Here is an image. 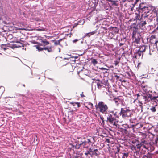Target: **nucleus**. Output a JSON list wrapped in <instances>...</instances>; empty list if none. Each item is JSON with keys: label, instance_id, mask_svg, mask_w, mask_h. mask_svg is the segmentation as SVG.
<instances>
[{"label": "nucleus", "instance_id": "obj_13", "mask_svg": "<svg viewBox=\"0 0 158 158\" xmlns=\"http://www.w3.org/2000/svg\"><path fill=\"white\" fill-rule=\"evenodd\" d=\"M141 87L145 93H146L148 92V90L147 89V85H142Z\"/></svg>", "mask_w": 158, "mask_h": 158}, {"label": "nucleus", "instance_id": "obj_44", "mask_svg": "<svg viewBox=\"0 0 158 158\" xmlns=\"http://www.w3.org/2000/svg\"><path fill=\"white\" fill-rule=\"evenodd\" d=\"M156 30H158V25H157V27H156Z\"/></svg>", "mask_w": 158, "mask_h": 158}, {"label": "nucleus", "instance_id": "obj_56", "mask_svg": "<svg viewBox=\"0 0 158 158\" xmlns=\"http://www.w3.org/2000/svg\"><path fill=\"white\" fill-rule=\"evenodd\" d=\"M135 102V100H134V102Z\"/></svg>", "mask_w": 158, "mask_h": 158}, {"label": "nucleus", "instance_id": "obj_7", "mask_svg": "<svg viewBox=\"0 0 158 158\" xmlns=\"http://www.w3.org/2000/svg\"><path fill=\"white\" fill-rule=\"evenodd\" d=\"M35 46L36 49L39 51H42L43 50H47L48 52H52L53 51L52 49V46H51L49 47H45L43 48H41L39 46Z\"/></svg>", "mask_w": 158, "mask_h": 158}, {"label": "nucleus", "instance_id": "obj_6", "mask_svg": "<svg viewBox=\"0 0 158 158\" xmlns=\"http://www.w3.org/2000/svg\"><path fill=\"white\" fill-rule=\"evenodd\" d=\"M93 140L94 138L90 137L86 140L82 141L81 142L79 143V142L78 144L80 146H82L84 148H86L91 144H93L92 141Z\"/></svg>", "mask_w": 158, "mask_h": 158}, {"label": "nucleus", "instance_id": "obj_1", "mask_svg": "<svg viewBox=\"0 0 158 158\" xmlns=\"http://www.w3.org/2000/svg\"><path fill=\"white\" fill-rule=\"evenodd\" d=\"M118 113L115 110L109 111L107 113L106 122L112 127H117L118 124L116 122V118H118Z\"/></svg>", "mask_w": 158, "mask_h": 158}, {"label": "nucleus", "instance_id": "obj_42", "mask_svg": "<svg viewBox=\"0 0 158 158\" xmlns=\"http://www.w3.org/2000/svg\"><path fill=\"white\" fill-rule=\"evenodd\" d=\"M158 141V136L156 138V141Z\"/></svg>", "mask_w": 158, "mask_h": 158}, {"label": "nucleus", "instance_id": "obj_41", "mask_svg": "<svg viewBox=\"0 0 158 158\" xmlns=\"http://www.w3.org/2000/svg\"><path fill=\"white\" fill-rule=\"evenodd\" d=\"M70 103L71 104H72V105H73V104H75V103H74V102H70Z\"/></svg>", "mask_w": 158, "mask_h": 158}, {"label": "nucleus", "instance_id": "obj_18", "mask_svg": "<svg viewBox=\"0 0 158 158\" xmlns=\"http://www.w3.org/2000/svg\"><path fill=\"white\" fill-rule=\"evenodd\" d=\"M41 42L42 43H44V44H45V45H44V46H45V45H47L49 44V42L47 41V40H41Z\"/></svg>", "mask_w": 158, "mask_h": 158}, {"label": "nucleus", "instance_id": "obj_52", "mask_svg": "<svg viewBox=\"0 0 158 158\" xmlns=\"http://www.w3.org/2000/svg\"><path fill=\"white\" fill-rule=\"evenodd\" d=\"M119 149H118V152H119Z\"/></svg>", "mask_w": 158, "mask_h": 158}, {"label": "nucleus", "instance_id": "obj_46", "mask_svg": "<svg viewBox=\"0 0 158 158\" xmlns=\"http://www.w3.org/2000/svg\"><path fill=\"white\" fill-rule=\"evenodd\" d=\"M58 49H59V52H60V48H59Z\"/></svg>", "mask_w": 158, "mask_h": 158}, {"label": "nucleus", "instance_id": "obj_23", "mask_svg": "<svg viewBox=\"0 0 158 158\" xmlns=\"http://www.w3.org/2000/svg\"><path fill=\"white\" fill-rule=\"evenodd\" d=\"M138 105L140 107V108H141L142 110L143 108V103L141 102H140L139 101V103Z\"/></svg>", "mask_w": 158, "mask_h": 158}, {"label": "nucleus", "instance_id": "obj_31", "mask_svg": "<svg viewBox=\"0 0 158 158\" xmlns=\"http://www.w3.org/2000/svg\"><path fill=\"white\" fill-rule=\"evenodd\" d=\"M37 31H44V28H42V29H37L36 30Z\"/></svg>", "mask_w": 158, "mask_h": 158}, {"label": "nucleus", "instance_id": "obj_33", "mask_svg": "<svg viewBox=\"0 0 158 158\" xmlns=\"http://www.w3.org/2000/svg\"><path fill=\"white\" fill-rule=\"evenodd\" d=\"M90 154V153H89V151H87V152H85V154L86 155H88Z\"/></svg>", "mask_w": 158, "mask_h": 158}, {"label": "nucleus", "instance_id": "obj_8", "mask_svg": "<svg viewBox=\"0 0 158 158\" xmlns=\"http://www.w3.org/2000/svg\"><path fill=\"white\" fill-rule=\"evenodd\" d=\"M133 42L136 44L139 43L140 39V34H136L132 36Z\"/></svg>", "mask_w": 158, "mask_h": 158}, {"label": "nucleus", "instance_id": "obj_34", "mask_svg": "<svg viewBox=\"0 0 158 158\" xmlns=\"http://www.w3.org/2000/svg\"><path fill=\"white\" fill-rule=\"evenodd\" d=\"M95 33V31H94L92 32H91L89 33H88V34H91V35H93V34H94Z\"/></svg>", "mask_w": 158, "mask_h": 158}, {"label": "nucleus", "instance_id": "obj_39", "mask_svg": "<svg viewBox=\"0 0 158 158\" xmlns=\"http://www.w3.org/2000/svg\"><path fill=\"white\" fill-rule=\"evenodd\" d=\"M78 40H75L73 41V43L76 42Z\"/></svg>", "mask_w": 158, "mask_h": 158}, {"label": "nucleus", "instance_id": "obj_19", "mask_svg": "<svg viewBox=\"0 0 158 158\" xmlns=\"http://www.w3.org/2000/svg\"><path fill=\"white\" fill-rule=\"evenodd\" d=\"M114 101L116 105L118 106L119 104L118 101H119V100L117 98H114Z\"/></svg>", "mask_w": 158, "mask_h": 158}, {"label": "nucleus", "instance_id": "obj_32", "mask_svg": "<svg viewBox=\"0 0 158 158\" xmlns=\"http://www.w3.org/2000/svg\"><path fill=\"white\" fill-rule=\"evenodd\" d=\"M100 119L102 120V123H103L104 122V118L102 117H100Z\"/></svg>", "mask_w": 158, "mask_h": 158}, {"label": "nucleus", "instance_id": "obj_37", "mask_svg": "<svg viewBox=\"0 0 158 158\" xmlns=\"http://www.w3.org/2000/svg\"><path fill=\"white\" fill-rule=\"evenodd\" d=\"M115 77H116L117 79H118V78L119 77V76L118 75H115Z\"/></svg>", "mask_w": 158, "mask_h": 158}, {"label": "nucleus", "instance_id": "obj_14", "mask_svg": "<svg viewBox=\"0 0 158 158\" xmlns=\"http://www.w3.org/2000/svg\"><path fill=\"white\" fill-rule=\"evenodd\" d=\"M102 81H101L100 82H98L97 83V85L98 88H101L102 86Z\"/></svg>", "mask_w": 158, "mask_h": 158}, {"label": "nucleus", "instance_id": "obj_22", "mask_svg": "<svg viewBox=\"0 0 158 158\" xmlns=\"http://www.w3.org/2000/svg\"><path fill=\"white\" fill-rule=\"evenodd\" d=\"M1 48L3 49L4 51H5L7 49V48L6 47V45L2 44L1 45Z\"/></svg>", "mask_w": 158, "mask_h": 158}, {"label": "nucleus", "instance_id": "obj_17", "mask_svg": "<svg viewBox=\"0 0 158 158\" xmlns=\"http://www.w3.org/2000/svg\"><path fill=\"white\" fill-rule=\"evenodd\" d=\"M146 21H141L139 23V25L140 26L143 27L146 24Z\"/></svg>", "mask_w": 158, "mask_h": 158}, {"label": "nucleus", "instance_id": "obj_21", "mask_svg": "<svg viewBox=\"0 0 158 158\" xmlns=\"http://www.w3.org/2000/svg\"><path fill=\"white\" fill-rule=\"evenodd\" d=\"M150 110H151V111L153 112H155L156 110V109L155 107L154 106H152Z\"/></svg>", "mask_w": 158, "mask_h": 158}, {"label": "nucleus", "instance_id": "obj_55", "mask_svg": "<svg viewBox=\"0 0 158 158\" xmlns=\"http://www.w3.org/2000/svg\"><path fill=\"white\" fill-rule=\"evenodd\" d=\"M98 80V81H100L98 79V80Z\"/></svg>", "mask_w": 158, "mask_h": 158}, {"label": "nucleus", "instance_id": "obj_16", "mask_svg": "<svg viewBox=\"0 0 158 158\" xmlns=\"http://www.w3.org/2000/svg\"><path fill=\"white\" fill-rule=\"evenodd\" d=\"M123 155L122 158H127L129 155V153L127 152L123 153Z\"/></svg>", "mask_w": 158, "mask_h": 158}, {"label": "nucleus", "instance_id": "obj_53", "mask_svg": "<svg viewBox=\"0 0 158 158\" xmlns=\"http://www.w3.org/2000/svg\"><path fill=\"white\" fill-rule=\"evenodd\" d=\"M122 81H123V82H125V80H123Z\"/></svg>", "mask_w": 158, "mask_h": 158}, {"label": "nucleus", "instance_id": "obj_10", "mask_svg": "<svg viewBox=\"0 0 158 158\" xmlns=\"http://www.w3.org/2000/svg\"><path fill=\"white\" fill-rule=\"evenodd\" d=\"M143 53L139 50L136 53L134 54V57L136 59H139L140 57L142 58L143 56Z\"/></svg>", "mask_w": 158, "mask_h": 158}, {"label": "nucleus", "instance_id": "obj_15", "mask_svg": "<svg viewBox=\"0 0 158 158\" xmlns=\"http://www.w3.org/2000/svg\"><path fill=\"white\" fill-rule=\"evenodd\" d=\"M139 50L143 53V52L145 51V47L144 46H142Z\"/></svg>", "mask_w": 158, "mask_h": 158}, {"label": "nucleus", "instance_id": "obj_29", "mask_svg": "<svg viewBox=\"0 0 158 158\" xmlns=\"http://www.w3.org/2000/svg\"><path fill=\"white\" fill-rule=\"evenodd\" d=\"M93 149L92 148H90L88 151H89V152L90 153V152H93Z\"/></svg>", "mask_w": 158, "mask_h": 158}, {"label": "nucleus", "instance_id": "obj_45", "mask_svg": "<svg viewBox=\"0 0 158 158\" xmlns=\"http://www.w3.org/2000/svg\"><path fill=\"white\" fill-rule=\"evenodd\" d=\"M137 97H138H138H139V94H137Z\"/></svg>", "mask_w": 158, "mask_h": 158}, {"label": "nucleus", "instance_id": "obj_25", "mask_svg": "<svg viewBox=\"0 0 158 158\" xmlns=\"http://www.w3.org/2000/svg\"><path fill=\"white\" fill-rule=\"evenodd\" d=\"M117 2V1H113L111 2H112V4L113 5H115L116 6H117V4H116V2Z\"/></svg>", "mask_w": 158, "mask_h": 158}, {"label": "nucleus", "instance_id": "obj_51", "mask_svg": "<svg viewBox=\"0 0 158 158\" xmlns=\"http://www.w3.org/2000/svg\"><path fill=\"white\" fill-rule=\"evenodd\" d=\"M151 70L152 71L153 70H154V69L153 68H152L151 69Z\"/></svg>", "mask_w": 158, "mask_h": 158}, {"label": "nucleus", "instance_id": "obj_11", "mask_svg": "<svg viewBox=\"0 0 158 158\" xmlns=\"http://www.w3.org/2000/svg\"><path fill=\"white\" fill-rule=\"evenodd\" d=\"M131 28L132 29V30L133 31L132 34V35H135V34H139V33L137 32V29L136 27L134 26L133 27H131Z\"/></svg>", "mask_w": 158, "mask_h": 158}, {"label": "nucleus", "instance_id": "obj_36", "mask_svg": "<svg viewBox=\"0 0 158 158\" xmlns=\"http://www.w3.org/2000/svg\"><path fill=\"white\" fill-rule=\"evenodd\" d=\"M157 41L155 42V44H154L153 46H155V47H156V43H157Z\"/></svg>", "mask_w": 158, "mask_h": 158}, {"label": "nucleus", "instance_id": "obj_2", "mask_svg": "<svg viewBox=\"0 0 158 158\" xmlns=\"http://www.w3.org/2000/svg\"><path fill=\"white\" fill-rule=\"evenodd\" d=\"M152 7L150 6V8L148 9H145L141 11L143 12L144 13L141 15V18H149L150 21L153 20L154 16L156 18V20L158 22V12L156 10L152 11Z\"/></svg>", "mask_w": 158, "mask_h": 158}, {"label": "nucleus", "instance_id": "obj_24", "mask_svg": "<svg viewBox=\"0 0 158 158\" xmlns=\"http://www.w3.org/2000/svg\"><path fill=\"white\" fill-rule=\"evenodd\" d=\"M74 103H75V104H73V106H75L76 105H77V106L78 107H80V103L77 102H74Z\"/></svg>", "mask_w": 158, "mask_h": 158}, {"label": "nucleus", "instance_id": "obj_54", "mask_svg": "<svg viewBox=\"0 0 158 158\" xmlns=\"http://www.w3.org/2000/svg\"><path fill=\"white\" fill-rule=\"evenodd\" d=\"M132 143H134L135 142H134L133 141H132Z\"/></svg>", "mask_w": 158, "mask_h": 158}, {"label": "nucleus", "instance_id": "obj_43", "mask_svg": "<svg viewBox=\"0 0 158 158\" xmlns=\"http://www.w3.org/2000/svg\"><path fill=\"white\" fill-rule=\"evenodd\" d=\"M123 45V44H122V43H120L119 44L120 46H121L122 45Z\"/></svg>", "mask_w": 158, "mask_h": 158}, {"label": "nucleus", "instance_id": "obj_28", "mask_svg": "<svg viewBox=\"0 0 158 158\" xmlns=\"http://www.w3.org/2000/svg\"><path fill=\"white\" fill-rule=\"evenodd\" d=\"M98 151V150L97 149H95L93 150V152H95V153H93V154H95L96 155H97L98 154L96 152Z\"/></svg>", "mask_w": 158, "mask_h": 158}, {"label": "nucleus", "instance_id": "obj_48", "mask_svg": "<svg viewBox=\"0 0 158 158\" xmlns=\"http://www.w3.org/2000/svg\"><path fill=\"white\" fill-rule=\"evenodd\" d=\"M62 40V39H60V40H58V41H59V42H60V41H61Z\"/></svg>", "mask_w": 158, "mask_h": 158}, {"label": "nucleus", "instance_id": "obj_9", "mask_svg": "<svg viewBox=\"0 0 158 158\" xmlns=\"http://www.w3.org/2000/svg\"><path fill=\"white\" fill-rule=\"evenodd\" d=\"M139 11L141 12L142 10H145V9H148L150 8L149 6H148L144 3H140L139 6Z\"/></svg>", "mask_w": 158, "mask_h": 158}, {"label": "nucleus", "instance_id": "obj_26", "mask_svg": "<svg viewBox=\"0 0 158 158\" xmlns=\"http://www.w3.org/2000/svg\"><path fill=\"white\" fill-rule=\"evenodd\" d=\"M54 44L56 45H60V43L59 42V41L58 40L55 41L54 42Z\"/></svg>", "mask_w": 158, "mask_h": 158}, {"label": "nucleus", "instance_id": "obj_4", "mask_svg": "<svg viewBox=\"0 0 158 158\" xmlns=\"http://www.w3.org/2000/svg\"><path fill=\"white\" fill-rule=\"evenodd\" d=\"M119 114L123 118L130 117L132 114V111L127 108H121Z\"/></svg>", "mask_w": 158, "mask_h": 158}, {"label": "nucleus", "instance_id": "obj_49", "mask_svg": "<svg viewBox=\"0 0 158 158\" xmlns=\"http://www.w3.org/2000/svg\"><path fill=\"white\" fill-rule=\"evenodd\" d=\"M108 1H109V2H111L112 1V0H108Z\"/></svg>", "mask_w": 158, "mask_h": 158}, {"label": "nucleus", "instance_id": "obj_35", "mask_svg": "<svg viewBox=\"0 0 158 158\" xmlns=\"http://www.w3.org/2000/svg\"><path fill=\"white\" fill-rule=\"evenodd\" d=\"M81 96L82 97H85V96L83 94V92H82V94H81Z\"/></svg>", "mask_w": 158, "mask_h": 158}, {"label": "nucleus", "instance_id": "obj_50", "mask_svg": "<svg viewBox=\"0 0 158 158\" xmlns=\"http://www.w3.org/2000/svg\"><path fill=\"white\" fill-rule=\"evenodd\" d=\"M118 63L117 62H116L115 64L116 65L118 64Z\"/></svg>", "mask_w": 158, "mask_h": 158}, {"label": "nucleus", "instance_id": "obj_47", "mask_svg": "<svg viewBox=\"0 0 158 158\" xmlns=\"http://www.w3.org/2000/svg\"><path fill=\"white\" fill-rule=\"evenodd\" d=\"M39 45H40V46H43V45L42 44H39Z\"/></svg>", "mask_w": 158, "mask_h": 158}, {"label": "nucleus", "instance_id": "obj_12", "mask_svg": "<svg viewBox=\"0 0 158 158\" xmlns=\"http://www.w3.org/2000/svg\"><path fill=\"white\" fill-rule=\"evenodd\" d=\"M152 48L153 46L152 45H151L149 46L150 51L149 54L150 55L153 54L156 52L155 51L152 49Z\"/></svg>", "mask_w": 158, "mask_h": 158}, {"label": "nucleus", "instance_id": "obj_3", "mask_svg": "<svg viewBox=\"0 0 158 158\" xmlns=\"http://www.w3.org/2000/svg\"><path fill=\"white\" fill-rule=\"evenodd\" d=\"M95 106L96 108H97V107H98L99 109V111L100 112L103 114H107V111L108 109V107L103 102H99L98 104V105H96Z\"/></svg>", "mask_w": 158, "mask_h": 158}, {"label": "nucleus", "instance_id": "obj_27", "mask_svg": "<svg viewBox=\"0 0 158 158\" xmlns=\"http://www.w3.org/2000/svg\"><path fill=\"white\" fill-rule=\"evenodd\" d=\"M136 146L137 147V148L139 149L141 148L142 145L140 144H137L136 145Z\"/></svg>", "mask_w": 158, "mask_h": 158}, {"label": "nucleus", "instance_id": "obj_20", "mask_svg": "<svg viewBox=\"0 0 158 158\" xmlns=\"http://www.w3.org/2000/svg\"><path fill=\"white\" fill-rule=\"evenodd\" d=\"M91 62L94 65H96L98 62L96 60L94 59H93L92 60Z\"/></svg>", "mask_w": 158, "mask_h": 158}, {"label": "nucleus", "instance_id": "obj_5", "mask_svg": "<svg viewBox=\"0 0 158 158\" xmlns=\"http://www.w3.org/2000/svg\"><path fill=\"white\" fill-rule=\"evenodd\" d=\"M143 99L144 100L145 103H147L148 102L152 100H157L158 102V96H152V94L148 93L144 94L143 96Z\"/></svg>", "mask_w": 158, "mask_h": 158}, {"label": "nucleus", "instance_id": "obj_38", "mask_svg": "<svg viewBox=\"0 0 158 158\" xmlns=\"http://www.w3.org/2000/svg\"><path fill=\"white\" fill-rule=\"evenodd\" d=\"M101 69L102 70H106L107 69L106 68H101Z\"/></svg>", "mask_w": 158, "mask_h": 158}, {"label": "nucleus", "instance_id": "obj_30", "mask_svg": "<svg viewBox=\"0 0 158 158\" xmlns=\"http://www.w3.org/2000/svg\"><path fill=\"white\" fill-rule=\"evenodd\" d=\"M114 28L117 29V27H111L110 28V30H113V29H114Z\"/></svg>", "mask_w": 158, "mask_h": 158}, {"label": "nucleus", "instance_id": "obj_40", "mask_svg": "<svg viewBox=\"0 0 158 158\" xmlns=\"http://www.w3.org/2000/svg\"><path fill=\"white\" fill-rule=\"evenodd\" d=\"M90 105L91 106V107L92 108L93 107V104L92 103H90Z\"/></svg>", "mask_w": 158, "mask_h": 158}]
</instances>
